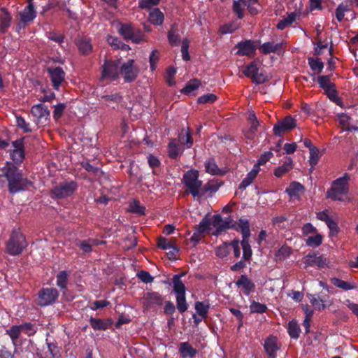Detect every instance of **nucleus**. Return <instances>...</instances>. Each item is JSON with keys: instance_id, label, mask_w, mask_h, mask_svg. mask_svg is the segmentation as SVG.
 Instances as JSON below:
<instances>
[{"instance_id": "1", "label": "nucleus", "mask_w": 358, "mask_h": 358, "mask_svg": "<svg viewBox=\"0 0 358 358\" xmlns=\"http://www.w3.org/2000/svg\"><path fill=\"white\" fill-rule=\"evenodd\" d=\"M23 158H12V162H7L1 169L0 176H5L8 182V192L12 194L24 190L27 184L30 183L24 178L22 172L18 170L17 165L22 162Z\"/></svg>"}, {"instance_id": "2", "label": "nucleus", "mask_w": 358, "mask_h": 358, "mask_svg": "<svg viewBox=\"0 0 358 358\" xmlns=\"http://www.w3.org/2000/svg\"><path fill=\"white\" fill-rule=\"evenodd\" d=\"M194 143V139L189 127H183L180 130L178 136L171 140L168 145V150L170 157L178 156L186 148H190Z\"/></svg>"}, {"instance_id": "3", "label": "nucleus", "mask_w": 358, "mask_h": 358, "mask_svg": "<svg viewBox=\"0 0 358 358\" xmlns=\"http://www.w3.org/2000/svg\"><path fill=\"white\" fill-rule=\"evenodd\" d=\"M185 273L174 274L171 285L176 294V307L180 313H184L189 308V304L186 299V287L181 280Z\"/></svg>"}, {"instance_id": "4", "label": "nucleus", "mask_w": 358, "mask_h": 358, "mask_svg": "<svg viewBox=\"0 0 358 358\" xmlns=\"http://www.w3.org/2000/svg\"><path fill=\"white\" fill-rule=\"evenodd\" d=\"M187 191L193 197H202V180L199 179V172L196 169H189L186 171L182 180Z\"/></svg>"}, {"instance_id": "5", "label": "nucleus", "mask_w": 358, "mask_h": 358, "mask_svg": "<svg viewBox=\"0 0 358 358\" xmlns=\"http://www.w3.org/2000/svg\"><path fill=\"white\" fill-rule=\"evenodd\" d=\"M350 176L349 173H345L341 178L335 179L333 181L331 188L327 192V195L333 200H343L341 195L349 192V180Z\"/></svg>"}, {"instance_id": "6", "label": "nucleus", "mask_w": 358, "mask_h": 358, "mask_svg": "<svg viewBox=\"0 0 358 358\" xmlns=\"http://www.w3.org/2000/svg\"><path fill=\"white\" fill-rule=\"evenodd\" d=\"M27 243L26 237L18 229L12 230V233L6 243L7 252L10 255H19L26 248Z\"/></svg>"}, {"instance_id": "7", "label": "nucleus", "mask_w": 358, "mask_h": 358, "mask_svg": "<svg viewBox=\"0 0 358 358\" xmlns=\"http://www.w3.org/2000/svg\"><path fill=\"white\" fill-rule=\"evenodd\" d=\"M78 184L75 180H64L50 189L52 197L64 199L70 197L78 190Z\"/></svg>"}, {"instance_id": "8", "label": "nucleus", "mask_w": 358, "mask_h": 358, "mask_svg": "<svg viewBox=\"0 0 358 358\" xmlns=\"http://www.w3.org/2000/svg\"><path fill=\"white\" fill-rule=\"evenodd\" d=\"M120 62L117 60H105L101 66V80L109 79L115 81L120 78Z\"/></svg>"}, {"instance_id": "9", "label": "nucleus", "mask_w": 358, "mask_h": 358, "mask_svg": "<svg viewBox=\"0 0 358 358\" xmlns=\"http://www.w3.org/2000/svg\"><path fill=\"white\" fill-rule=\"evenodd\" d=\"M139 72V66L136 64L134 59H127L120 65V74L122 76L126 83H131V82L134 81L137 78Z\"/></svg>"}, {"instance_id": "10", "label": "nucleus", "mask_w": 358, "mask_h": 358, "mask_svg": "<svg viewBox=\"0 0 358 358\" xmlns=\"http://www.w3.org/2000/svg\"><path fill=\"white\" fill-rule=\"evenodd\" d=\"M59 296V292L55 287H43L37 294V304L39 306H48L54 304Z\"/></svg>"}, {"instance_id": "11", "label": "nucleus", "mask_w": 358, "mask_h": 358, "mask_svg": "<svg viewBox=\"0 0 358 358\" xmlns=\"http://www.w3.org/2000/svg\"><path fill=\"white\" fill-rule=\"evenodd\" d=\"M119 33L125 40H131L134 43H141L144 40V34L138 28H136L131 23H122L120 24Z\"/></svg>"}, {"instance_id": "12", "label": "nucleus", "mask_w": 358, "mask_h": 358, "mask_svg": "<svg viewBox=\"0 0 358 358\" xmlns=\"http://www.w3.org/2000/svg\"><path fill=\"white\" fill-rule=\"evenodd\" d=\"M20 19L17 23L19 29L25 28L29 23L34 21L37 16V11L34 6V2H28V5L18 13Z\"/></svg>"}, {"instance_id": "13", "label": "nucleus", "mask_w": 358, "mask_h": 358, "mask_svg": "<svg viewBox=\"0 0 358 358\" xmlns=\"http://www.w3.org/2000/svg\"><path fill=\"white\" fill-rule=\"evenodd\" d=\"M212 224L215 227V231L213 232L215 235H219L222 231L227 229V228H231V229L238 230V227H237L236 222L231 220V218H226L225 220L222 219V215L220 214H215Z\"/></svg>"}, {"instance_id": "14", "label": "nucleus", "mask_w": 358, "mask_h": 358, "mask_svg": "<svg viewBox=\"0 0 358 358\" xmlns=\"http://www.w3.org/2000/svg\"><path fill=\"white\" fill-rule=\"evenodd\" d=\"M296 126V120L292 116L288 115L282 120L276 122L273 127V131L275 135L280 136L284 132L292 130Z\"/></svg>"}, {"instance_id": "15", "label": "nucleus", "mask_w": 358, "mask_h": 358, "mask_svg": "<svg viewBox=\"0 0 358 358\" xmlns=\"http://www.w3.org/2000/svg\"><path fill=\"white\" fill-rule=\"evenodd\" d=\"M235 48L238 49L236 55L254 57L256 54L257 47L255 45V41L252 39H245L238 42Z\"/></svg>"}, {"instance_id": "16", "label": "nucleus", "mask_w": 358, "mask_h": 358, "mask_svg": "<svg viewBox=\"0 0 358 358\" xmlns=\"http://www.w3.org/2000/svg\"><path fill=\"white\" fill-rule=\"evenodd\" d=\"M47 71L50 77L53 88L55 90H59L62 83L64 81L66 72L60 66L48 67Z\"/></svg>"}, {"instance_id": "17", "label": "nucleus", "mask_w": 358, "mask_h": 358, "mask_svg": "<svg viewBox=\"0 0 358 358\" xmlns=\"http://www.w3.org/2000/svg\"><path fill=\"white\" fill-rule=\"evenodd\" d=\"M31 113L34 116L36 124L46 122L50 116L48 106L43 103L34 104L31 108Z\"/></svg>"}, {"instance_id": "18", "label": "nucleus", "mask_w": 358, "mask_h": 358, "mask_svg": "<svg viewBox=\"0 0 358 358\" xmlns=\"http://www.w3.org/2000/svg\"><path fill=\"white\" fill-rule=\"evenodd\" d=\"M264 349L269 358H276L277 352L280 349V344L276 336H269L264 342Z\"/></svg>"}, {"instance_id": "19", "label": "nucleus", "mask_w": 358, "mask_h": 358, "mask_svg": "<svg viewBox=\"0 0 358 358\" xmlns=\"http://www.w3.org/2000/svg\"><path fill=\"white\" fill-rule=\"evenodd\" d=\"M236 286L240 288L242 292L249 296L253 291H255L256 285L252 280L246 275V274H241V276L236 281Z\"/></svg>"}, {"instance_id": "20", "label": "nucleus", "mask_w": 358, "mask_h": 358, "mask_svg": "<svg viewBox=\"0 0 358 358\" xmlns=\"http://www.w3.org/2000/svg\"><path fill=\"white\" fill-rule=\"evenodd\" d=\"M143 306L146 308L160 306L164 303V296L157 292H150L144 294Z\"/></svg>"}, {"instance_id": "21", "label": "nucleus", "mask_w": 358, "mask_h": 358, "mask_svg": "<svg viewBox=\"0 0 358 358\" xmlns=\"http://www.w3.org/2000/svg\"><path fill=\"white\" fill-rule=\"evenodd\" d=\"M306 266H318L324 268L327 265V259L323 255H317L316 253H308L304 257Z\"/></svg>"}, {"instance_id": "22", "label": "nucleus", "mask_w": 358, "mask_h": 358, "mask_svg": "<svg viewBox=\"0 0 358 358\" xmlns=\"http://www.w3.org/2000/svg\"><path fill=\"white\" fill-rule=\"evenodd\" d=\"M113 323L112 318H97L91 316L90 324L94 330H107Z\"/></svg>"}, {"instance_id": "23", "label": "nucleus", "mask_w": 358, "mask_h": 358, "mask_svg": "<svg viewBox=\"0 0 358 358\" xmlns=\"http://www.w3.org/2000/svg\"><path fill=\"white\" fill-rule=\"evenodd\" d=\"M2 15H0V32H7L13 20V16L6 7H1Z\"/></svg>"}, {"instance_id": "24", "label": "nucleus", "mask_w": 358, "mask_h": 358, "mask_svg": "<svg viewBox=\"0 0 358 358\" xmlns=\"http://www.w3.org/2000/svg\"><path fill=\"white\" fill-rule=\"evenodd\" d=\"M76 45L78 51L83 55H89L93 50V46L90 38L87 37H81L76 41Z\"/></svg>"}, {"instance_id": "25", "label": "nucleus", "mask_w": 358, "mask_h": 358, "mask_svg": "<svg viewBox=\"0 0 358 358\" xmlns=\"http://www.w3.org/2000/svg\"><path fill=\"white\" fill-rule=\"evenodd\" d=\"M168 41L171 46H178L181 42V36L178 31V25L173 23L168 31Z\"/></svg>"}, {"instance_id": "26", "label": "nucleus", "mask_w": 358, "mask_h": 358, "mask_svg": "<svg viewBox=\"0 0 358 358\" xmlns=\"http://www.w3.org/2000/svg\"><path fill=\"white\" fill-rule=\"evenodd\" d=\"M210 304L208 301H196L194 303V309L198 315L203 319L208 318Z\"/></svg>"}, {"instance_id": "27", "label": "nucleus", "mask_w": 358, "mask_h": 358, "mask_svg": "<svg viewBox=\"0 0 358 358\" xmlns=\"http://www.w3.org/2000/svg\"><path fill=\"white\" fill-rule=\"evenodd\" d=\"M179 352L182 356V357H194L198 353V351L196 348H192L188 341H185L184 343H180L179 345Z\"/></svg>"}, {"instance_id": "28", "label": "nucleus", "mask_w": 358, "mask_h": 358, "mask_svg": "<svg viewBox=\"0 0 358 358\" xmlns=\"http://www.w3.org/2000/svg\"><path fill=\"white\" fill-rule=\"evenodd\" d=\"M303 190H304V186L301 183L297 182V181H292L288 187L286 188L285 192L288 193L291 198H299Z\"/></svg>"}, {"instance_id": "29", "label": "nucleus", "mask_w": 358, "mask_h": 358, "mask_svg": "<svg viewBox=\"0 0 358 358\" xmlns=\"http://www.w3.org/2000/svg\"><path fill=\"white\" fill-rule=\"evenodd\" d=\"M148 20L153 25H162L164 20V14L159 8H154L149 13Z\"/></svg>"}, {"instance_id": "30", "label": "nucleus", "mask_w": 358, "mask_h": 358, "mask_svg": "<svg viewBox=\"0 0 358 358\" xmlns=\"http://www.w3.org/2000/svg\"><path fill=\"white\" fill-rule=\"evenodd\" d=\"M325 94L331 101L335 102L337 105L342 104V101L341 97L338 96V93L336 90V85H334L333 83H331V81L325 92Z\"/></svg>"}, {"instance_id": "31", "label": "nucleus", "mask_w": 358, "mask_h": 358, "mask_svg": "<svg viewBox=\"0 0 358 358\" xmlns=\"http://www.w3.org/2000/svg\"><path fill=\"white\" fill-rule=\"evenodd\" d=\"M282 48L281 43H275L273 41L264 42L259 47V50L262 53L270 54L275 53L278 50Z\"/></svg>"}, {"instance_id": "32", "label": "nucleus", "mask_w": 358, "mask_h": 358, "mask_svg": "<svg viewBox=\"0 0 358 358\" xmlns=\"http://www.w3.org/2000/svg\"><path fill=\"white\" fill-rule=\"evenodd\" d=\"M300 13H296V11H293L292 13L288 14V15L282 18V20H280L278 24H276V28L279 29L280 30H283V29H285L288 27V26L292 25L293 22H294L296 19V17L298 15H299Z\"/></svg>"}, {"instance_id": "33", "label": "nucleus", "mask_w": 358, "mask_h": 358, "mask_svg": "<svg viewBox=\"0 0 358 358\" xmlns=\"http://www.w3.org/2000/svg\"><path fill=\"white\" fill-rule=\"evenodd\" d=\"M222 182H219L218 180H210L207 183H206L203 186H202L201 189V196H204L206 193L210 192V194H213L217 192L219 190L220 186L222 185Z\"/></svg>"}, {"instance_id": "34", "label": "nucleus", "mask_w": 358, "mask_h": 358, "mask_svg": "<svg viewBox=\"0 0 358 358\" xmlns=\"http://www.w3.org/2000/svg\"><path fill=\"white\" fill-rule=\"evenodd\" d=\"M13 150H10L11 151L10 156L14 155V154H18L20 157H24L26 155L24 148V138L17 139L15 141L12 142Z\"/></svg>"}, {"instance_id": "35", "label": "nucleus", "mask_w": 358, "mask_h": 358, "mask_svg": "<svg viewBox=\"0 0 358 358\" xmlns=\"http://www.w3.org/2000/svg\"><path fill=\"white\" fill-rule=\"evenodd\" d=\"M205 169L207 172L213 175H224L228 171L227 169H220L217 164L211 160L205 163Z\"/></svg>"}, {"instance_id": "36", "label": "nucleus", "mask_w": 358, "mask_h": 358, "mask_svg": "<svg viewBox=\"0 0 358 358\" xmlns=\"http://www.w3.org/2000/svg\"><path fill=\"white\" fill-rule=\"evenodd\" d=\"M201 85V82L199 79H192V80L189 81L185 84L184 88H182L180 91L182 93L186 94L187 95H190V94H194V92Z\"/></svg>"}, {"instance_id": "37", "label": "nucleus", "mask_w": 358, "mask_h": 358, "mask_svg": "<svg viewBox=\"0 0 358 358\" xmlns=\"http://www.w3.org/2000/svg\"><path fill=\"white\" fill-rule=\"evenodd\" d=\"M69 274L66 271H61L57 274V285L61 290H65L68 286Z\"/></svg>"}, {"instance_id": "38", "label": "nucleus", "mask_w": 358, "mask_h": 358, "mask_svg": "<svg viewBox=\"0 0 358 358\" xmlns=\"http://www.w3.org/2000/svg\"><path fill=\"white\" fill-rule=\"evenodd\" d=\"M287 331L291 338L298 339L301 332V329L299 323L296 320H292L288 323Z\"/></svg>"}, {"instance_id": "39", "label": "nucleus", "mask_w": 358, "mask_h": 358, "mask_svg": "<svg viewBox=\"0 0 358 358\" xmlns=\"http://www.w3.org/2000/svg\"><path fill=\"white\" fill-rule=\"evenodd\" d=\"M338 120L340 124L348 131L358 130V127H354L350 124V116L345 115V113H341L338 115Z\"/></svg>"}, {"instance_id": "40", "label": "nucleus", "mask_w": 358, "mask_h": 358, "mask_svg": "<svg viewBox=\"0 0 358 358\" xmlns=\"http://www.w3.org/2000/svg\"><path fill=\"white\" fill-rule=\"evenodd\" d=\"M308 62L315 72L321 73L324 67V62H322L321 58L319 57H309L308 58Z\"/></svg>"}, {"instance_id": "41", "label": "nucleus", "mask_w": 358, "mask_h": 358, "mask_svg": "<svg viewBox=\"0 0 358 358\" xmlns=\"http://www.w3.org/2000/svg\"><path fill=\"white\" fill-rule=\"evenodd\" d=\"M257 71H259V69L256 62H252L243 71V73L246 77H250L252 81L254 82V77L256 76Z\"/></svg>"}, {"instance_id": "42", "label": "nucleus", "mask_w": 358, "mask_h": 358, "mask_svg": "<svg viewBox=\"0 0 358 358\" xmlns=\"http://www.w3.org/2000/svg\"><path fill=\"white\" fill-rule=\"evenodd\" d=\"M350 7L349 4H345L343 2H341V3L338 4L335 10V15L337 20L340 22L343 21L345 16V12L350 11Z\"/></svg>"}, {"instance_id": "43", "label": "nucleus", "mask_w": 358, "mask_h": 358, "mask_svg": "<svg viewBox=\"0 0 358 358\" xmlns=\"http://www.w3.org/2000/svg\"><path fill=\"white\" fill-rule=\"evenodd\" d=\"M331 282L333 285H335L336 287L341 288L343 290H351V289H355V285H351V283L348 282V281L341 280V278H333L331 279Z\"/></svg>"}, {"instance_id": "44", "label": "nucleus", "mask_w": 358, "mask_h": 358, "mask_svg": "<svg viewBox=\"0 0 358 358\" xmlns=\"http://www.w3.org/2000/svg\"><path fill=\"white\" fill-rule=\"evenodd\" d=\"M303 146L306 147L310 152V157H318L320 150L313 145L312 141L309 138H305L302 141Z\"/></svg>"}, {"instance_id": "45", "label": "nucleus", "mask_w": 358, "mask_h": 358, "mask_svg": "<svg viewBox=\"0 0 358 358\" xmlns=\"http://www.w3.org/2000/svg\"><path fill=\"white\" fill-rule=\"evenodd\" d=\"M293 168L292 162H285L280 166L276 167L274 170V175L276 177H282L285 173L290 171Z\"/></svg>"}, {"instance_id": "46", "label": "nucleus", "mask_w": 358, "mask_h": 358, "mask_svg": "<svg viewBox=\"0 0 358 358\" xmlns=\"http://www.w3.org/2000/svg\"><path fill=\"white\" fill-rule=\"evenodd\" d=\"M236 227L238 228L242 235L246 236L247 232L250 230V222L246 218H240L238 222H236Z\"/></svg>"}, {"instance_id": "47", "label": "nucleus", "mask_w": 358, "mask_h": 358, "mask_svg": "<svg viewBox=\"0 0 358 358\" xmlns=\"http://www.w3.org/2000/svg\"><path fill=\"white\" fill-rule=\"evenodd\" d=\"M267 310V306L264 303H261V302L253 301L250 305V313H264Z\"/></svg>"}, {"instance_id": "48", "label": "nucleus", "mask_w": 358, "mask_h": 358, "mask_svg": "<svg viewBox=\"0 0 358 358\" xmlns=\"http://www.w3.org/2000/svg\"><path fill=\"white\" fill-rule=\"evenodd\" d=\"M323 240V236L320 234H317L315 236H309L306 239V245L311 247H318L321 245Z\"/></svg>"}, {"instance_id": "49", "label": "nucleus", "mask_w": 358, "mask_h": 358, "mask_svg": "<svg viewBox=\"0 0 358 358\" xmlns=\"http://www.w3.org/2000/svg\"><path fill=\"white\" fill-rule=\"evenodd\" d=\"M21 332L20 324L13 325L9 329L6 330V334H8L9 337L11 338L13 344H15V341H17L20 337Z\"/></svg>"}, {"instance_id": "50", "label": "nucleus", "mask_w": 358, "mask_h": 358, "mask_svg": "<svg viewBox=\"0 0 358 358\" xmlns=\"http://www.w3.org/2000/svg\"><path fill=\"white\" fill-rule=\"evenodd\" d=\"M129 210L133 213L143 215L145 213V207L141 206L139 200L135 199L129 205Z\"/></svg>"}, {"instance_id": "51", "label": "nucleus", "mask_w": 358, "mask_h": 358, "mask_svg": "<svg viewBox=\"0 0 358 358\" xmlns=\"http://www.w3.org/2000/svg\"><path fill=\"white\" fill-rule=\"evenodd\" d=\"M230 253L229 243H223L217 246L215 250V255L220 258H224Z\"/></svg>"}, {"instance_id": "52", "label": "nucleus", "mask_w": 358, "mask_h": 358, "mask_svg": "<svg viewBox=\"0 0 358 358\" xmlns=\"http://www.w3.org/2000/svg\"><path fill=\"white\" fill-rule=\"evenodd\" d=\"M189 41L188 39L185 38L182 41V46H181V52H182V58L188 61L190 60L191 56L189 52Z\"/></svg>"}, {"instance_id": "53", "label": "nucleus", "mask_w": 358, "mask_h": 358, "mask_svg": "<svg viewBox=\"0 0 358 358\" xmlns=\"http://www.w3.org/2000/svg\"><path fill=\"white\" fill-rule=\"evenodd\" d=\"M76 244L81 250L85 253H89L92 251V245L90 243V238L85 239V241H76Z\"/></svg>"}, {"instance_id": "54", "label": "nucleus", "mask_w": 358, "mask_h": 358, "mask_svg": "<svg viewBox=\"0 0 358 358\" xmlns=\"http://www.w3.org/2000/svg\"><path fill=\"white\" fill-rule=\"evenodd\" d=\"M255 177L252 172V169L249 171L246 176V177L242 180L241 182L239 185V189L244 190L247 187L250 186L251 183H252Z\"/></svg>"}, {"instance_id": "55", "label": "nucleus", "mask_w": 358, "mask_h": 358, "mask_svg": "<svg viewBox=\"0 0 358 358\" xmlns=\"http://www.w3.org/2000/svg\"><path fill=\"white\" fill-rule=\"evenodd\" d=\"M217 99V95L214 93H207L206 94L201 95L197 99V102L201 104H205V103H213Z\"/></svg>"}, {"instance_id": "56", "label": "nucleus", "mask_w": 358, "mask_h": 358, "mask_svg": "<svg viewBox=\"0 0 358 358\" xmlns=\"http://www.w3.org/2000/svg\"><path fill=\"white\" fill-rule=\"evenodd\" d=\"M66 108V106L65 103H59L55 106L52 114L54 119L58 120V119L61 118Z\"/></svg>"}, {"instance_id": "57", "label": "nucleus", "mask_w": 358, "mask_h": 358, "mask_svg": "<svg viewBox=\"0 0 358 358\" xmlns=\"http://www.w3.org/2000/svg\"><path fill=\"white\" fill-rule=\"evenodd\" d=\"M317 81L318 82L320 87L324 90L326 93L328 86L331 82V76H320L317 78Z\"/></svg>"}, {"instance_id": "58", "label": "nucleus", "mask_w": 358, "mask_h": 358, "mask_svg": "<svg viewBox=\"0 0 358 358\" xmlns=\"http://www.w3.org/2000/svg\"><path fill=\"white\" fill-rule=\"evenodd\" d=\"M17 125L24 132H31L30 123L27 122L22 116H17Z\"/></svg>"}, {"instance_id": "59", "label": "nucleus", "mask_w": 358, "mask_h": 358, "mask_svg": "<svg viewBox=\"0 0 358 358\" xmlns=\"http://www.w3.org/2000/svg\"><path fill=\"white\" fill-rule=\"evenodd\" d=\"M248 120L250 122L251 132L256 133L259 125L256 114L255 113H249Z\"/></svg>"}, {"instance_id": "60", "label": "nucleus", "mask_w": 358, "mask_h": 358, "mask_svg": "<svg viewBox=\"0 0 358 358\" xmlns=\"http://www.w3.org/2000/svg\"><path fill=\"white\" fill-rule=\"evenodd\" d=\"M211 222L209 218L204 217L199 222L198 227L199 233L200 235H202L203 233L206 232V231L208 230Z\"/></svg>"}, {"instance_id": "61", "label": "nucleus", "mask_w": 358, "mask_h": 358, "mask_svg": "<svg viewBox=\"0 0 358 358\" xmlns=\"http://www.w3.org/2000/svg\"><path fill=\"white\" fill-rule=\"evenodd\" d=\"M108 42L113 46L115 49H124L126 48V44L123 43L121 41H120L117 37L110 36L108 38Z\"/></svg>"}, {"instance_id": "62", "label": "nucleus", "mask_w": 358, "mask_h": 358, "mask_svg": "<svg viewBox=\"0 0 358 358\" xmlns=\"http://www.w3.org/2000/svg\"><path fill=\"white\" fill-rule=\"evenodd\" d=\"M157 246L164 250H167V249L171 248L172 243L166 237L159 236L157 238Z\"/></svg>"}, {"instance_id": "63", "label": "nucleus", "mask_w": 358, "mask_h": 358, "mask_svg": "<svg viewBox=\"0 0 358 358\" xmlns=\"http://www.w3.org/2000/svg\"><path fill=\"white\" fill-rule=\"evenodd\" d=\"M137 277L144 283H150V282L154 281V278L150 274L149 271H140L137 273Z\"/></svg>"}, {"instance_id": "64", "label": "nucleus", "mask_w": 358, "mask_h": 358, "mask_svg": "<svg viewBox=\"0 0 358 358\" xmlns=\"http://www.w3.org/2000/svg\"><path fill=\"white\" fill-rule=\"evenodd\" d=\"M320 301V306L319 310H323L327 308V306H331L332 301L330 300V296L328 294H322L319 296Z\"/></svg>"}]
</instances>
